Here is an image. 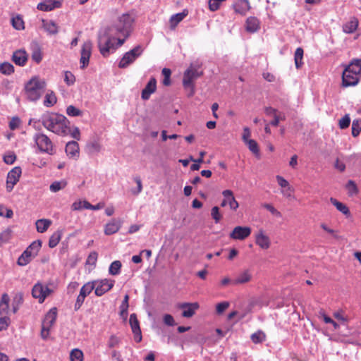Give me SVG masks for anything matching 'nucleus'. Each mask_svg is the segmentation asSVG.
Wrapping results in <instances>:
<instances>
[{"instance_id":"603ef678","label":"nucleus","mask_w":361,"mask_h":361,"mask_svg":"<svg viewBox=\"0 0 361 361\" xmlns=\"http://www.w3.org/2000/svg\"><path fill=\"white\" fill-rule=\"evenodd\" d=\"M350 123V118L349 115L346 114L339 120V127L341 129L347 128Z\"/></svg>"},{"instance_id":"5fc2aeb1","label":"nucleus","mask_w":361,"mask_h":361,"mask_svg":"<svg viewBox=\"0 0 361 361\" xmlns=\"http://www.w3.org/2000/svg\"><path fill=\"white\" fill-rule=\"evenodd\" d=\"M11 238V231L7 229L0 233V246Z\"/></svg>"},{"instance_id":"49530a36","label":"nucleus","mask_w":361,"mask_h":361,"mask_svg":"<svg viewBox=\"0 0 361 361\" xmlns=\"http://www.w3.org/2000/svg\"><path fill=\"white\" fill-rule=\"evenodd\" d=\"M246 144L249 149L257 157L259 156V149L257 142L254 140H250Z\"/></svg>"},{"instance_id":"680f3d73","label":"nucleus","mask_w":361,"mask_h":361,"mask_svg":"<svg viewBox=\"0 0 361 361\" xmlns=\"http://www.w3.org/2000/svg\"><path fill=\"white\" fill-rule=\"evenodd\" d=\"M134 180L135 181V183H137V190H132V193L137 195H138L139 193H140L142 190V181H141V179L140 177L138 176H136L134 178Z\"/></svg>"},{"instance_id":"0eeeda50","label":"nucleus","mask_w":361,"mask_h":361,"mask_svg":"<svg viewBox=\"0 0 361 361\" xmlns=\"http://www.w3.org/2000/svg\"><path fill=\"white\" fill-rule=\"evenodd\" d=\"M33 140L40 152L51 155L55 153L52 141L45 134L40 133H36L33 137Z\"/></svg>"},{"instance_id":"a878e982","label":"nucleus","mask_w":361,"mask_h":361,"mask_svg":"<svg viewBox=\"0 0 361 361\" xmlns=\"http://www.w3.org/2000/svg\"><path fill=\"white\" fill-rule=\"evenodd\" d=\"M42 27L51 35H56L59 32L58 25L52 20H42Z\"/></svg>"},{"instance_id":"423d86ee","label":"nucleus","mask_w":361,"mask_h":361,"mask_svg":"<svg viewBox=\"0 0 361 361\" xmlns=\"http://www.w3.org/2000/svg\"><path fill=\"white\" fill-rule=\"evenodd\" d=\"M112 35L107 30L103 35H99L98 37V47L101 54L104 57L108 56L111 51H114L116 47L112 42V38L110 37Z\"/></svg>"},{"instance_id":"2eb2a0df","label":"nucleus","mask_w":361,"mask_h":361,"mask_svg":"<svg viewBox=\"0 0 361 361\" xmlns=\"http://www.w3.org/2000/svg\"><path fill=\"white\" fill-rule=\"evenodd\" d=\"M251 233V228L248 226H236L230 233V238L235 240H243Z\"/></svg>"},{"instance_id":"338daca9","label":"nucleus","mask_w":361,"mask_h":361,"mask_svg":"<svg viewBox=\"0 0 361 361\" xmlns=\"http://www.w3.org/2000/svg\"><path fill=\"white\" fill-rule=\"evenodd\" d=\"M50 329V326H46L42 324L41 337L42 339L47 340L48 338Z\"/></svg>"},{"instance_id":"c9c22d12","label":"nucleus","mask_w":361,"mask_h":361,"mask_svg":"<svg viewBox=\"0 0 361 361\" xmlns=\"http://www.w3.org/2000/svg\"><path fill=\"white\" fill-rule=\"evenodd\" d=\"M56 102L57 98L55 93L53 91H51L45 95L44 105L47 107H51L53 106Z\"/></svg>"},{"instance_id":"20e7f679","label":"nucleus","mask_w":361,"mask_h":361,"mask_svg":"<svg viewBox=\"0 0 361 361\" xmlns=\"http://www.w3.org/2000/svg\"><path fill=\"white\" fill-rule=\"evenodd\" d=\"M133 18L128 13L120 16L114 25L108 28L110 33L128 37L133 30Z\"/></svg>"},{"instance_id":"393cba45","label":"nucleus","mask_w":361,"mask_h":361,"mask_svg":"<svg viewBox=\"0 0 361 361\" xmlns=\"http://www.w3.org/2000/svg\"><path fill=\"white\" fill-rule=\"evenodd\" d=\"M235 11L241 15H245L250 9L248 0H239L234 4Z\"/></svg>"},{"instance_id":"b1692460","label":"nucleus","mask_w":361,"mask_h":361,"mask_svg":"<svg viewBox=\"0 0 361 361\" xmlns=\"http://www.w3.org/2000/svg\"><path fill=\"white\" fill-rule=\"evenodd\" d=\"M56 317L57 310L56 307H53L45 315L42 324L46 326L51 327L56 322Z\"/></svg>"},{"instance_id":"a211bd4d","label":"nucleus","mask_w":361,"mask_h":361,"mask_svg":"<svg viewBox=\"0 0 361 361\" xmlns=\"http://www.w3.org/2000/svg\"><path fill=\"white\" fill-rule=\"evenodd\" d=\"M62 0H46L37 4V8L42 11H50L60 8Z\"/></svg>"},{"instance_id":"69168bd1","label":"nucleus","mask_w":361,"mask_h":361,"mask_svg":"<svg viewBox=\"0 0 361 361\" xmlns=\"http://www.w3.org/2000/svg\"><path fill=\"white\" fill-rule=\"evenodd\" d=\"M85 298L84 297L83 293H80L77 298L75 305H74L75 310L77 311L80 308V307L82 306V305L85 300Z\"/></svg>"},{"instance_id":"4d7b16f0","label":"nucleus","mask_w":361,"mask_h":361,"mask_svg":"<svg viewBox=\"0 0 361 361\" xmlns=\"http://www.w3.org/2000/svg\"><path fill=\"white\" fill-rule=\"evenodd\" d=\"M98 254L97 252H92L87 257L86 263L90 265H95L97 261Z\"/></svg>"},{"instance_id":"58836bf2","label":"nucleus","mask_w":361,"mask_h":361,"mask_svg":"<svg viewBox=\"0 0 361 361\" xmlns=\"http://www.w3.org/2000/svg\"><path fill=\"white\" fill-rule=\"evenodd\" d=\"M12 26L17 30H22L25 29L24 21L20 16L13 17L11 19Z\"/></svg>"},{"instance_id":"412c9836","label":"nucleus","mask_w":361,"mask_h":361,"mask_svg":"<svg viewBox=\"0 0 361 361\" xmlns=\"http://www.w3.org/2000/svg\"><path fill=\"white\" fill-rule=\"evenodd\" d=\"M122 221L120 219H113L107 223L104 228V233L110 235L118 231L121 227Z\"/></svg>"},{"instance_id":"dca6fc26","label":"nucleus","mask_w":361,"mask_h":361,"mask_svg":"<svg viewBox=\"0 0 361 361\" xmlns=\"http://www.w3.org/2000/svg\"><path fill=\"white\" fill-rule=\"evenodd\" d=\"M360 81V75L352 73L351 71L344 69L342 75V84L344 87L356 85Z\"/></svg>"},{"instance_id":"9d476101","label":"nucleus","mask_w":361,"mask_h":361,"mask_svg":"<svg viewBox=\"0 0 361 361\" xmlns=\"http://www.w3.org/2000/svg\"><path fill=\"white\" fill-rule=\"evenodd\" d=\"M22 170L20 166H16L12 169L7 174L6 178V190L11 192L14 185L19 181Z\"/></svg>"},{"instance_id":"7c9ffc66","label":"nucleus","mask_w":361,"mask_h":361,"mask_svg":"<svg viewBox=\"0 0 361 361\" xmlns=\"http://www.w3.org/2000/svg\"><path fill=\"white\" fill-rule=\"evenodd\" d=\"M51 224V221L47 219H38L35 222L37 231L39 233L45 232Z\"/></svg>"},{"instance_id":"3c124183","label":"nucleus","mask_w":361,"mask_h":361,"mask_svg":"<svg viewBox=\"0 0 361 361\" xmlns=\"http://www.w3.org/2000/svg\"><path fill=\"white\" fill-rule=\"evenodd\" d=\"M66 114L70 116H78L82 115V111L73 105H70L66 109Z\"/></svg>"},{"instance_id":"052dcab7","label":"nucleus","mask_w":361,"mask_h":361,"mask_svg":"<svg viewBox=\"0 0 361 361\" xmlns=\"http://www.w3.org/2000/svg\"><path fill=\"white\" fill-rule=\"evenodd\" d=\"M346 188L348 190L349 193L352 195L357 192V188L354 181L348 180Z\"/></svg>"},{"instance_id":"e2e57ef3","label":"nucleus","mask_w":361,"mask_h":361,"mask_svg":"<svg viewBox=\"0 0 361 361\" xmlns=\"http://www.w3.org/2000/svg\"><path fill=\"white\" fill-rule=\"evenodd\" d=\"M13 215V212L11 209L4 208L0 206V216H6V218H11Z\"/></svg>"},{"instance_id":"e433bc0d","label":"nucleus","mask_w":361,"mask_h":361,"mask_svg":"<svg viewBox=\"0 0 361 361\" xmlns=\"http://www.w3.org/2000/svg\"><path fill=\"white\" fill-rule=\"evenodd\" d=\"M303 53H304V51H303L302 48H301V47L297 48L295 51L294 60H295V67L297 68H300L302 66V65L303 64V63H302Z\"/></svg>"},{"instance_id":"f8f14e48","label":"nucleus","mask_w":361,"mask_h":361,"mask_svg":"<svg viewBox=\"0 0 361 361\" xmlns=\"http://www.w3.org/2000/svg\"><path fill=\"white\" fill-rule=\"evenodd\" d=\"M178 308L182 310V317L190 318L195 314L196 311L200 308L198 302H182L178 305Z\"/></svg>"},{"instance_id":"de8ad7c7","label":"nucleus","mask_w":361,"mask_h":361,"mask_svg":"<svg viewBox=\"0 0 361 361\" xmlns=\"http://www.w3.org/2000/svg\"><path fill=\"white\" fill-rule=\"evenodd\" d=\"M70 357L71 361H82L83 360V353L82 350L79 349H73L70 355Z\"/></svg>"},{"instance_id":"2f4dec72","label":"nucleus","mask_w":361,"mask_h":361,"mask_svg":"<svg viewBox=\"0 0 361 361\" xmlns=\"http://www.w3.org/2000/svg\"><path fill=\"white\" fill-rule=\"evenodd\" d=\"M330 202L331 204L336 207V209L341 212L342 214H343L345 216H349L350 214V210L348 207L343 204L342 202L338 201L334 197L330 198Z\"/></svg>"},{"instance_id":"cd10ccee","label":"nucleus","mask_w":361,"mask_h":361,"mask_svg":"<svg viewBox=\"0 0 361 361\" xmlns=\"http://www.w3.org/2000/svg\"><path fill=\"white\" fill-rule=\"evenodd\" d=\"M358 27V20L357 18H352L350 21L346 23L343 27V32L345 33H353L354 32Z\"/></svg>"},{"instance_id":"473e14b6","label":"nucleus","mask_w":361,"mask_h":361,"mask_svg":"<svg viewBox=\"0 0 361 361\" xmlns=\"http://www.w3.org/2000/svg\"><path fill=\"white\" fill-rule=\"evenodd\" d=\"M188 13L185 11L178 13L173 15L170 18V26L171 29H174L177 25L183 20V18L187 16Z\"/></svg>"},{"instance_id":"0e129e2a","label":"nucleus","mask_w":361,"mask_h":361,"mask_svg":"<svg viewBox=\"0 0 361 361\" xmlns=\"http://www.w3.org/2000/svg\"><path fill=\"white\" fill-rule=\"evenodd\" d=\"M164 322L166 325L169 326H173L176 324L173 317L169 314H166L164 316L163 318Z\"/></svg>"},{"instance_id":"5701e85b","label":"nucleus","mask_w":361,"mask_h":361,"mask_svg":"<svg viewBox=\"0 0 361 361\" xmlns=\"http://www.w3.org/2000/svg\"><path fill=\"white\" fill-rule=\"evenodd\" d=\"M252 279V275L248 269L244 270L240 273L237 277L232 281L233 285L244 284L249 282Z\"/></svg>"},{"instance_id":"c756f323","label":"nucleus","mask_w":361,"mask_h":361,"mask_svg":"<svg viewBox=\"0 0 361 361\" xmlns=\"http://www.w3.org/2000/svg\"><path fill=\"white\" fill-rule=\"evenodd\" d=\"M345 69L351 71L352 73L360 75L361 74V59H353Z\"/></svg>"},{"instance_id":"6e6552de","label":"nucleus","mask_w":361,"mask_h":361,"mask_svg":"<svg viewBox=\"0 0 361 361\" xmlns=\"http://www.w3.org/2000/svg\"><path fill=\"white\" fill-rule=\"evenodd\" d=\"M143 52V48L140 45L135 46L133 49L126 52L118 63V67L126 68L133 63Z\"/></svg>"},{"instance_id":"864d4df0","label":"nucleus","mask_w":361,"mask_h":361,"mask_svg":"<svg viewBox=\"0 0 361 361\" xmlns=\"http://www.w3.org/2000/svg\"><path fill=\"white\" fill-rule=\"evenodd\" d=\"M211 215L215 223H219L222 217L219 212V208L217 206L212 207L211 211Z\"/></svg>"},{"instance_id":"6e6d98bb","label":"nucleus","mask_w":361,"mask_h":361,"mask_svg":"<svg viewBox=\"0 0 361 361\" xmlns=\"http://www.w3.org/2000/svg\"><path fill=\"white\" fill-rule=\"evenodd\" d=\"M103 207H104V204H102V203H98L96 205H92L87 201H85V200L83 201V208L84 209H92V210H98V209H102Z\"/></svg>"},{"instance_id":"c03bdc74","label":"nucleus","mask_w":361,"mask_h":361,"mask_svg":"<svg viewBox=\"0 0 361 361\" xmlns=\"http://www.w3.org/2000/svg\"><path fill=\"white\" fill-rule=\"evenodd\" d=\"M95 283L87 282L80 288V293H83L85 298L87 296L94 288Z\"/></svg>"},{"instance_id":"bb28decb","label":"nucleus","mask_w":361,"mask_h":361,"mask_svg":"<svg viewBox=\"0 0 361 361\" xmlns=\"http://www.w3.org/2000/svg\"><path fill=\"white\" fill-rule=\"evenodd\" d=\"M259 28V20L255 17H249L246 20V30L255 32Z\"/></svg>"},{"instance_id":"1a4fd4ad","label":"nucleus","mask_w":361,"mask_h":361,"mask_svg":"<svg viewBox=\"0 0 361 361\" xmlns=\"http://www.w3.org/2000/svg\"><path fill=\"white\" fill-rule=\"evenodd\" d=\"M92 283H95V287H94V293L97 296H102L105 293L110 290L114 285V281L111 279H102V280H97V281H93Z\"/></svg>"},{"instance_id":"f03ea898","label":"nucleus","mask_w":361,"mask_h":361,"mask_svg":"<svg viewBox=\"0 0 361 361\" xmlns=\"http://www.w3.org/2000/svg\"><path fill=\"white\" fill-rule=\"evenodd\" d=\"M203 75L202 64L199 62L190 63V66L183 73V86L188 92V97H192L195 94L194 80Z\"/></svg>"},{"instance_id":"f3484780","label":"nucleus","mask_w":361,"mask_h":361,"mask_svg":"<svg viewBox=\"0 0 361 361\" xmlns=\"http://www.w3.org/2000/svg\"><path fill=\"white\" fill-rule=\"evenodd\" d=\"M129 323L135 336V341L137 343L140 342L142 340V334L140 324L135 314L133 313L130 315Z\"/></svg>"},{"instance_id":"774afa93","label":"nucleus","mask_w":361,"mask_h":361,"mask_svg":"<svg viewBox=\"0 0 361 361\" xmlns=\"http://www.w3.org/2000/svg\"><path fill=\"white\" fill-rule=\"evenodd\" d=\"M263 207L269 211L272 214L280 217L281 216V213L276 209L271 204H264Z\"/></svg>"},{"instance_id":"4468645a","label":"nucleus","mask_w":361,"mask_h":361,"mask_svg":"<svg viewBox=\"0 0 361 361\" xmlns=\"http://www.w3.org/2000/svg\"><path fill=\"white\" fill-rule=\"evenodd\" d=\"M222 195L224 199L221 202V206L224 207L228 204L231 209L235 211L238 208L239 204L235 200L233 192L231 190H225L222 192Z\"/></svg>"},{"instance_id":"4be33fe9","label":"nucleus","mask_w":361,"mask_h":361,"mask_svg":"<svg viewBox=\"0 0 361 361\" xmlns=\"http://www.w3.org/2000/svg\"><path fill=\"white\" fill-rule=\"evenodd\" d=\"M12 61L19 66H24L27 61V54L23 49H18L13 52Z\"/></svg>"},{"instance_id":"bf43d9fd","label":"nucleus","mask_w":361,"mask_h":361,"mask_svg":"<svg viewBox=\"0 0 361 361\" xmlns=\"http://www.w3.org/2000/svg\"><path fill=\"white\" fill-rule=\"evenodd\" d=\"M4 161L7 164H12L16 159V156L13 152H11L8 154H6L3 157Z\"/></svg>"},{"instance_id":"79ce46f5","label":"nucleus","mask_w":361,"mask_h":361,"mask_svg":"<svg viewBox=\"0 0 361 361\" xmlns=\"http://www.w3.org/2000/svg\"><path fill=\"white\" fill-rule=\"evenodd\" d=\"M121 262L118 260L114 261L109 267V271L111 275H118L121 271Z\"/></svg>"},{"instance_id":"7ed1b4c3","label":"nucleus","mask_w":361,"mask_h":361,"mask_svg":"<svg viewBox=\"0 0 361 361\" xmlns=\"http://www.w3.org/2000/svg\"><path fill=\"white\" fill-rule=\"evenodd\" d=\"M47 86L44 79L37 76L32 77L25 85V94L26 98L30 102H37L43 94Z\"/></svg>"},{"instance_id":"f704fd0d","label":"nucleus","mask_w":361,"mask_h":361,"mask_svg":"<svg viewBox=\"0 0 361 361\" xmlns=\"http://www.w3.org/2000/svg\"><path fill=\"white\" fill-rule=\"evenodd\" d=\"M23 293H18L15 295V296L13 297V301H12V307H13V312L14 313H16L20 306L23 304Z\"/></svg>"},{"instance_id":"39448f33","label":"nucleus","mask_w":361,"mask_h":361,"mask_svg":"<svg viewBox=\"0 0 361 361\" xmlns=\"http://www.w3.org/2000/svg\"><path fill=\"white\" fill-rule=\"evenodd\" d=\"M42 247L39 240L32 242L18 257L17 264L23 267L29 264L38 254Z\"/></svg>"},{"instance_id":"a18cd8bd","label":"nucleus","mask_w":361,"mask_h":361,"mask_svg":"<svg viewBox=\"0 0 361 361\" xmlns=\"http://www.w3.org/2000/svg\"><path fill=\"white\" fill-rule=\"evenodd\" d=\"M162 75H164V79L162 83L164 86H169L171 85V71L169 68H164L162 69Z\"/></svg>"},{"instance_id":"09e8293b","label":"nucleus","mask_w":361,"mask_h":361,"mask_svg":"<svg viewBox=\"0 0 361 361\" xmlns=\"http://www.w3.org/2000/svg\"><path fill=\"white\" fill-rule=\"evenodd\" d=\"M64 82L68 86H71L75 82V75L69 71H64Z\"/></svg>"},{"instance_id":"72a5a7b5","label":"nucleus","mask_w":361,"mask_h":361,"mask_svg":"<svg viewBox=\"0 0 361 361\" xmlns=\"http://www.w3.org/2000/svg\"><path fill=\"white\" fill-rule=\"evenodd\" d=\"M62 231H56L50 237L49 240V247L51 248L55 247L61 240L62 237Z\"/></svg>"},{"instance_id":"aec40b11","label":"nucleus","mask_w":361,"mask_h":361,"mask_svg":"<svg viewBox=\"0 0 361 361\" xmlns=\"http://www.w3.org/2000/svg\"><path fill=\"white\" fill-rule=\"evenodd\" d=\"M255 243L263 250L269 248L271 241L269 238L266 235L263 230H259L255 235Z\"/></svg>"},{"instance_id":"8fccbe9b","label":"nucleus","mask_w":361,"mask_h":361,"mask_svg":"<svg viewBox=\"0 0 361 361\" xmlns=\"http://www.w3.org/2000/svg\"><path fill=\"white\" fill-rule=\"evenodd\" d=\"M32 59L37 63H39L42 60V51L39 47L32 50Z\"/></svg>"},{"instance_id":"a19ab883","label":"nucleus","mask_w":361,"mask_h":361,"mask_svg":"<svg viewBox=\"0 0 361 361\" xmlns=\"http://www.w3.org/2000/svg\"><path fill=\"white\" fill-rule=\"evenodd\" d=\"M250 338L254 343H261L265 341L266 335L263 331H257L251 335Z\"/></svg>"},{"instance_id":"c85d7f7f","label":"nucleus","mask_w":361,"mask_h":361,"mask_svg":"<svg viewBox=\"0 0 361 361\" xmlns=\"http://www.w3.org/2000/svg\"><path fill=\"white\" fill-rule=\"evenodd\" d=\"M66 152L71 157H75L79 154V145L76 141H70L66 144Z\"/></svg>"},{"instance_id":"6ab92c4d","label":"nucleus","mask_w":361,"mask_h":361,"mask_svg":"<svg viewBox=\"0 0 361 361\" xmlns=\"http://www.w3.org/2000/svg\"><path fill=\"white\" fill-rule=\"evenodd\" d=\"M157 90V80L154 78H151L145 87L142 90L141 97L144 100L149 99L151 94Z\"/></svg>"},{"instance_id":"ea45409f","label":"nucleus","mask_w":361,"mask_h":361,"mask_svg":"<svg viewBox=\"0 0 361 361\" xmlns=\"http://www.w3.org/2000/svg\"><path fill=\"white\" fill-rule=\"evenodd\" d=\"M67 185V182L65 180H61L60 181H54L53 182L50 186L49 189L53 192H56L61 189H63Z\"/></svg>"},{"instance_id":"ddd939ff","label":"nucleus","mask_w":361,"mask_h":361,"mask_svg":"<svg viewBox=\"0 0 361 361\" xmlns=\"http://www.w3.org/2000/svg\"><path fill=\"white\" fill-rule=\"evenodd\" d=\"M92 42L90 41H87L84 42L81 49V56H80V68L84 69L89 64L90 57L91 56L92 52Z\"/></svg>"},{"instance_id":"37998d69","label":"nucleus","mask_w":361,"mask_h":361,"mask_svg":"<svg viewBox=\"0 0 361 361\" xmlns=\"http://www.w3.org/2000/svg\"><path fill=\"white\" fill-rule=\"evenodd\" d=\"M361 132V119H355L352 123V135L357 137Z\"/></svg>"},{"instance_id":"13d9d810","label":"nucleus","mask_w":361,"mask_h":361,"mask_svg":"<svg viewBox=\"0 0 361 361\" xmlns=\"http://www.w3.org/2000/svg\"><path fill=\"white\" fill-rule=\"evenodd\" d=\"M229 307L228 302H222L218 303L216 307V313L219 314H222Z\"/></svg>"},{"instance_id":"f257e3e1","label":"nucleus","mask_w":361,"mask_h":361,"mask_svg":"<svg viewBox=\"0 0 361 361\" xmlns=\"http://www.w3.org/2000/svg\"><path fill=\"white\" fill-rule=\"evenodd\" d=\"M42 126L48 130L59 135L65 136L69 133V121L61 114H48L42 117Z\"/></svg>"},{"instance_id":"9b49d317","label":"nucleus","mask_w":361,"mask_h":361,"mask_svg":"<svg viewBox=\"0 0 361 361\" xmlns=\"http://www.w3.org/2000/svg\"><path fill=\"white\" fill-rule=\"evenodd\" d=\"M51 293V290L47 286H44L42 283H36L32 289L33 298L38 299L39 302L42 303L45 298Z\"/></svg>"},{"instance_id":"4c0bfd02","label":"nucleus","mask_w":361,"mask_h":361,"mask_svg":"<svg viewBox=\"0 0 361 361\" xmlns=\"http://www.w3.org/2000/svg\"><path fill=\"white\" fill-rule=\"evenodd\" d=\"M14 72L13 66L9 62H4L0 64V73L4 75H11Z\"/></svg>"}]
</instances>
